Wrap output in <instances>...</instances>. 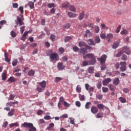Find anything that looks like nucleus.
I'll use <instances>...</instances> for the list:
<instances>
[{
	"instance_id": "nucleus-20",
	"label": "nucleus",
	"mask_w": 131,
	"mask_h": 131,
	"mask_svg": "<svg viewBox=\"0 0 131 131\" xmlns=\"http://www.w3.org/2000/svg\"><path fill=\"white\" fill-rule=\"evenodd\" d=\"M28 6H29L30 8L32 10V9H34V3L32 2H29L28 3Z\"/></svg>"
},
{
	"instance_id": "nucleus-55",
	"label": "nucleus",
	"mask_w": 131,
	"mask_h": 131,
	"mask_svg": "<svg viewBox=\"0 0 131 131\" xmlns=\"http://www.w3.org/2000/svg\"><path fill=\"white\" fill-rule=\"evenodd\" d=\"M101 27H102V28L103 29H105L106 30H107V29H108V27H107L106 26H105V24H101Z\"/></svg>"
},
{
	"instance_id": "nucleus-9",
	"label": "nucleus",
	"mask_w": 131,
	"mask_h": 131,
	"mask_svg": "<svg viewBox=\"0 0 131 131\" xmlns=\"http://www.w3.org/2000/svg\"><path fill=\"white\" fill-rule=\"evenodd\" d=\"M66 67L64 65H63V62H58L57 64V68L58 70H63V69H65V68Z\"/></svg>"
},
{
	"instance_id": "nucleus-63",
	"label": "nucleus",
	"mask_w": 131,
	"mask_h": 131,
	"mask_svg": "<svg viewBox=\"0 0 131 131\" xmlns=\"http://www.w3.org/2000/svg\"><path fill=\"white\" fill-rule=\"evenodd\" d=\"M73 50L74 52H78V47L77 46H75L73 48Z\"/></svg>"
},
{
	"instance_id": "nucleus-34",
	"label": "nucleus",
	"mask_w": 131,
	"mask_h": 131,
	"mask_svg": "<svg viewBox=\"0 0 131 131\" xmlns=\"http://www.w3.org/2000/svg\"><path fill=\"white\" fill-rule=\"evenodd\" d=\"M127 33H128V31L126 29H124L122 31H121V34H122V35L124 34H127Z\"/></svg>"
},
{
	"instance_id": "nucleus-12",
	"label": "nucleus",
	"mask_w": 131,
	"mask_h": 131,
	"mask_svg": "<svg viewBox=\"0 0 131 131\" xmlns=\"http://www.w3.org/2000/svg\"><path fill=\"white\" fill-rule=\"evenodd\" d=\"M97 107L98 109H99V110H104V109L107 108V107H106L104 104H98L97 105Z\"/></svg>"
},
{
	"instance_id": "nucleus-50",
	"label": "nucleus",
	"mask_w": 131,
	"mask_h": 131,
	"mask_svg": "<svg viewBox=\"0 0 131 131\" xmlns=\"http://www.w3.org/2000/svg\"><path fill=\"white\" fill-rule=\"evenodd\" d=\"M102 90L103 93H107V92H108V88H105V87H102Z\"/></svg>"
},
{
	"instance_id": "nucleus-52",
	"label": "nucleus",
	"mask_w": 131,
	"mask_h": 131,
	"mask_svg": "<svg viewBox=\"0 0 131 131\" xmlns=\"http://www.w3.org/2000/svg\"><path fill=\"white\" fill-rule=\"evenodd\" d=\"M75 105H76V106H77V107H80V106H81V103L79 101H77L75 102Z\"/></svg>"
},
{
	"instance_id": "nucleus-2",
	"label": "nucleus",
	"mask_w": 131,
	"mask_h": 131,
	"mask_svg": "<svg viewBox=\"0 0 131 131\" xmlns=\"http://www.w3.org/2000/svg\"><path fill=\"white\" fill-rule=\"evenodd\" d=\"M24 127L26 128H29V131H36V127H34L32 123L24 122L22 124Z\"/></svg>"
},
{
	"instance_id": "nucleus-5",
	"label": "nucleus",
	"mask_w": 131,
	"mask_h": 131,
	"mask_svg": "<svg viewBox=\"0 0 131 131\" xmlns=\"http://www.w3.org/2000/svg\"><path fill=\"white\" fill-rule=\"evenodd\" d=\"M107 59V55L103 54L102 55L100 58H98V61H100L101 65H103V64H105L106 63V60Z\"/></svg>"
},
{
	"instance_id": "nucleus-24",
	"label": "nucleus",
	"mask_w": 131,
	"mask_h": 131,
	"mask_svg": "<svg viewBox=\"0 0 131 131\" xmlns=\"http://www.w3.org/2000/svg\"><path fill=\"white\" fill-rule=\"evenodd\" d=\"M64 52H65V49H64V48L60 47L58 49V53L60 55H62V54H63Z\"/></svg>"
},
{
	"instance_id": "nucleus-13",
	"label": "nucleus",
	"mask_w": 131,
	"mask_h": 131,
	"mask_svg": "<svg viewBox=\"0 0 131 131\" xmlns=\"http://www.w3.org/2000/svg\"><path fill=\"white\" fill-rule=\"evenodd\" d=\"M87 43L89 45V46H96V42L94 40L92 39H89L86 40Z\"/></svg>"
},
{
	"instance_id": "nucleus-22",
	"label": "nucleus",
	"mask_w": 131,
	"mask_h": 131,
	"mask_svg": "<svg viewBox=\"0 0 131 131\" xmlns=\"http://www.w3.org/2000/svg\"><path fill=\"white\" fill-rule=\"evenodd\" d=\"M87 57L88 59H94L95 58V54L93 53L87 54Z\"/></svg>"
},
{
	"instance_id": "nucleus-3",
	"label": "nucleus",
	"mask_w": 131,
	"mask_h": 131,
	"mask_svg": "<svg viewBox=\"0 0 131 131\" xmlns=\"http://www.w3.org/2000/svg\"><path fill=\"white\" fill-rule=\"evenodd\" d=\"M122 53H125V54L127 55H130V50H129V48L127 47V46H124L123 48V50L121 51L120 52L116 54V56L117 58L120 57Z\"/></svg>"
},
{
	"instance_id": "nucleus-45",
	"label": "nucleus",
	"mask_w": 131,
	"mask_h": 131,
	"mask_svg": "<svg viewBox=\"0 0 131 131\" xmlns=\"http://www.w3.org/2000/svg\"><path fill=\"white\" fill-rule=\"evenodd\" d=\"M50 38L52 41H55V39H56V36L52 34L50 36Z\"/></svg>"
},
{
	"instance_id": "nucleus-40",
	"label": "nucleus",
	"mask_w": 131,
	"mask_h": 131,
	"mask_svg": "<svg viewBox=\"0 0 131 131\" xmlns=\"http://www.w3.org/2000/svg\"><path fill=\"white\" fill-rule=\"evenodd\" d=\"M10 34L12 37H16L17 36V34H16V32H14V31H12L10 33Z\"/></svg>"
},
{
	"instance_id": "nucleus-64",
	"label": "nucleus",
	"mask_w": 131,
	"mask_h": 131,
	"mask_svg": "<svg viewBox=\"0 0 131 131\" xmlns=\"http://www.w3.org/2000/svg\"><path fill=\"white\" fill-rule=\"evenodd\" d=\"M12 6L14 9H17V8H18V4L17 3H13Z\"/></svg>"
},
{
	"instance_id": "nucleus-38",
	"label": "nucleus",
	"mask_w": 131,
	"mask_h": 131,
	"mask_svg": "<svg viewBox=\"0 0 131 131\" xmlns=\"http://www.w3.org/2000/svg\"><path fill=\"white\" fill-rule=\"evenodd\" d=\"M94 68L93 67H90L89 68L88 72L89 73H94Z\"/></svg>"
},
{
	"instance_id": "nucleus-28",
	"label": "nucleus",
	"mask_w": 131,
	"mask_h": 131,
	"mask_svg": "<svg viewBox=\"0 0 131 131\" xmlns=\"http://www.w3.org/2000/svg\"><path fill=\"white\" fill-rule=\"evenodd\" d=\"M8 81H10V82H15L16 81V79L14 78V77H10V78H8Z\"/></svg>"
},
{
	"instance_id": "nucleus-60",
	"label": "nucleus",
	"mask_w": 131,
	"mask_h": 131,
	"mask_svg": "<svg viewBox=\"0 0 131 131\" xmlns=\"http://www.w3.org/2000/svg\"><path fill=\"white\" fill-rule=\"evenodd\" d=\"M64 106L65 107H70V104L68 103L67 101H64L63 102Z\"/></svg>"
},
{
	"instance_id": "nucleus-8",
	"label": "nucleus",
	"mask_w": 131,
	"mask_h": 131,
	"mask_svg": "<svg viewBox=\"0 0 131 131\" xmlns=\"http://www.w3.org/2000/svg\"><path fill=\"white\" fill-rule=\"evenodd\" d=\"M110 82H111V78H107L102 80L103 85H107V84H108Z\"/></svg>"
},
{
	"instance_id": "nucleus-25",
	"label": "nucleus",
	"mask_w": 131,
	"mask_h": 131,
	"mask_svg": "<svg viewBox=\"0 0 131 131\" xmlns=\"http://www.w3.org/2000/svg\"><path fill=\"white\" fill-rule=\"evenodd\" d=\"M36 91L38 92V93H42L43 91H45V89L42 88H40L39 86H37L36 89Z\"/></svg>"
},
{
	"instance_id": "nucleus-39",
	"label": "nucleus",
	"mask_w": 131,
	"mask_h": 131,
	"mask_svg": "<svg viewBox=\"0 0 131 131\" xmlns=\"http://www.w3.org/2000/svg\"><path fill=\"white\" fill-rule=\"evenodd\" d=\"M92 103L91 102H86L85 105V109H90V105H91Z\"/></svg>"
},
{
	"instance_id": "nucleus-17",
	"label": "nucleus",
	"mask_w": 131,
	"mask_h": 131,
	"mask_svg": "<svg viewBox=\"0 0 131 131\" xmlns=\"http://www.w3.org/2000/svg\"><path fill=\"white\" fill-rule=\"evenodd\" d=\"M120 82V80H119V78H116L114 80L113 83V84H115V85H118Z\"/></svg>"
},
{
	"instance_id": "nucleus-30",
	"label": "nucleus",
	"mask_w": 131,
	"mask_h": 131,
	"mask_svg": "<svg viewBox=\"0 0 131 131\" xmlns=\"http://www.w3.org/2000/svg\"><path fill=\"white\" fill-rule=\"evenodd\" d=\"M78 46L80 48H82V47H85V42L81 41L79 42Z\"/></svg>"
},
{
	"instance_id": "nucleus-56",
	"label": "nucleus",
	"mask_w": 131,
	"mask_h": 131,
	"mask_svg": "<svg viewBox=\"0 0 131 131\" xmlns=\"http://www.w3.org/2000/svg\"><path fill=\"white\" fill-rule=\"evenodd\" d=\"M48 8H54V7H55V4L54 3H50V4H48Z\"/></svg>"
},
{
	"instance_id": "nucleus-32",
	"label": "nucleus",
	"mask_w": 131,
	"mask_h": 131,
	"mask_svg": "<svg viewBox=\"0 0 131 131\" xmlns=\"http://www.w3.org/2000/svg\"><path fill=\"white\" fill-rule=\"evenodd\" d=\"M76 91L77 93H81V87L80 86V85H78L76 86Z\"/></svg>"
},
{
	"instance_id": "nucleus-23",
	"label": "nucleus",
	"mask_w": 131,
	"mask_h": 131,
	"mask_svg": "<svg viewBox=\"0 0 131 131\" xmlns=\"http://www.w3.org/2000/svg\"><path fill=\"white\" fill-rule=\"evenodd\" d=\"M109 89H110V91H111V92H115V87H114V86L113 85H112V84H110L108 85Z\"/></svg>"
},
{
	"instance_id": "nucleus-35",
	"label": "nucleus",
	"mask_w": 131,
	"mask_h": 131,
	"mask_svg": "<svg viewBox=\"0 0 131 131\" xmlns=\"http://www.w3.org/2000/svg\"><path fill=\"white\" fill-rule=\"evenodd\" d=\"M14 112H15V110L12 109L11 111L9 113H8V116H13V115H14Z\"/></svg>"
},
{
	"instance_id": "nucleus-33",
	"label": "nucleus",
	"mask_w": 131,
	"mask_h": 131,
	"mask_svg": "<svg viewBox=\"0 0 131 131\" xmlns=\"http://www.w3.org/2000/svg\"><path fill=\"white\" fill-rule=\"evenodd\" d=\"M95 42L96 43H100V41H101V39H100V37L99 36H96L95 37Z\"/></svg>"
},
{
	"instance_id": "nucleus-27",
	"label": "nucleus",
	"mask_w": 131,
	"mask_h": 131,
	"mask_svg": "<svg viewBox=\"0 0 131 131\" xmlns=\"http://www.w3.org/2000/svg\"><path fill=\"white\" fill-rule=\"evenodd\" d=\"M119 100H120V101L121 102V103H126V99H125V98L122 97H120L119 98Z\"/></svg>"
},
{
	"instance_id": "nucleus-62",
	"label": "nucleus",
	"mask_w": 131,
	"mask_h": 131,
	"mask_svg": "<svg viewBox=\"0 0 131 131\" xmlns=\"http://www.w3.org/2000/svg\"><path fill=\"white\" fill-rule=\"evenodd\" d=\"M102 66L101 67V70H105L106 69V65L105 64H101Z\"/></svg>"
},
{
	"instance_id": "nucleus-51",
	"label": "nucleus",
	"mask_w": 131,
	"mask_h": 131,
	"mask_svg": "<svg viewBox=\"0 0 131 131\" xmlns=\"http://www.w3.org/2000/svg\"><path fill=\"white\" fill-rule=\"evenodd\" d=\"M71 39V37L70 36H67L64 38V41L65 42H67L68 41H69Z\"/></svg>"
},
{
	"instance_id": "nucleus-26",
	"label": "nucleus",
	"mask_w": 131,
	"mask_h": 131,
	"mask_svg": "<svg viewBox=\"0 0 131 131\" xmlns=\"http://www.w3.org/2000/svg\"><path fill=\"white\" fill-rule=\"evenodd\" d=\"M69 6V3H68V2H64L62 5V8H65L66 9H68Z\"/></svg>"
},
{
	"instance_id": "nucleus-43",
	"label": "nucleus",
	"mask_w": 131,
	"mask_h": 131,
	"mask_svg": "<svg viewBox=\"0 0 131 131\" xmlns=\"http://www.w3.org/2000/svg\"><path fill=\"white\" fill-rule=\"evenodd\" d=\"M55 126V124L54 123H51L49 125V126L48 127V129H51V128H53Z\"/></svg>"
},
{
	"instance_id": "nucleus-36",
	"label": "nucleus",
	"mask_w": 131,
	"mask_h": 131,
	"mask_svg": "<svg viewBox=\"0 0 131 131\" xmlns=\"http://www.w3.org/2000/svg\"><path fill=\"white\" fill-rule=\"evenodd\" d=\"M118 46H119V43L117 42H115L113 45V49H116L118 48Z\"/></svg>"
},
{
	"instance_id": "nucleus-10",
	"label": "nucleus",
	"mask_w": 131,
	"mask_h": 131,
	"mask_svg": "<svg viewBox=\"0 0 131 131\" xmlns=\"http://www.w3.org/2000/svg\"><path fill=\"white\" fill-rule=\"evenodd\" d=\"M91 111L93 114H96V113H98L99 110H98V108H97V107L93 106L91 108Z\"/></svg>"
},
{
	"instance_id": "nucleus-49",
	"label": "nucleus",
	"mask_w": 131,
	"mask_h": 131,
	"mask_svg": "<svg viewBox=\"0 0 131 131\" xmlns=\"http://www.w3.org/2000/svg\"><path fill=\"white\" fill-rule=\"evenodd\" d=\"M63 79L61 77H56L55 78V81L56 82H59V81H61V80H62Z\"/></svg>"
},
{
	"instance_id": "nucleus-59",
	"label": "nucleus",
	"mask_w": 131,
	"mask_h": 131,
	"mask_svg": "<svg viewBox=\"0 0 131 131\" xmlns=\"http://www.w3.org/2000/svg\"><path fill=\"white\" fill-rule=\"evenodd\" d=\"M121 28V25H119V26L118 27L116 31V33H119V31H120V29Z\"/></svg>"
},
{
	"instance_id": "nucleus-11",
	"label": "nucleus",
	"mask_w": 131,
	"mask_h": 131,
	"mask_svg": "<svg viewBox=\"0 0 131 131\" xmlns=\"http://www.w3.org/2000/svg\"><path fill=\"white\" fill-rule=\"evenodd\" d=\"M79 53L80 56H84L86 54V48H81L79 50Z\"/></svg>"
},
{
	"instance_id": "nucleus-7",
	"label": "nucleus",
	"mask_w": 131,
	"mask_h": 131,
	"mask_svg": "<svg viewBox=\"0 0 131 131\" xmlns=\"http://www.w3.org/2000/svg\"><path fill=\"white\" fill-rule=\"evenodd\" d=\"M85 90L86 91H89V94H90L91 96H92V92H94V88L92 86L90 88V84L88 83H86L85 84Z\"/></svg>"
},
{
	"instance_id": "nucleus-37",
	"label": "nucleus",
	"mask_w": 131,
	"mask_h": 131,
	"mask_svg": "<svg viewBox=\"0 0 131 131\" xmlns=\"http://www.w3.org/2000/svg\"><path fill=\"white\" fill-rule=\"evenodd\" d=\"M18 101H15V102H10L8 103V105H9V106H12V105H17V104H18Z\"/></svg>"
},
{
	"instance_id": "nucleus-14",
	"label": "nucleus",
	"mask_w": 131,
	"mask_h": 131,
	"mask_svg": "<svg viewBox=\"0 0 131 131\" xmlns=\"http://www.w3.org/2000/svg\"><path fill=\"white\" fill-rule=\"evenodd\" d=\"M68 15L69 16V18H75V17L77 16V14L69 11L68 12Z\"/></svg>"
},
{
	"instance_id": "nucleus-46",
	"label": "nucleus",
	"mask_w": 131,
	"mask_h": 131,
	"mask_svg": "<svg viewBox=\"0 0 131 131\" xmlns=\"http://www.w3.org/2000/svg\"><path fill=\"white\" fill-rule=\"evenodd\" d=\"M95 31L96 33H99V31H100V28L98 26H95Z\"/></svg>"
},
{
	"instance_id": "nucleus-41",
	"label": "nucleus",
	"mask_w": 131,
	"mask_h": 131,
	"mask_svg": "<svg viewBox=\"0 0 131 131\" xmlns=\"http://www.w3.org/2000/svg\"><path fill=\"white\" fill-rule=\"evenodd\" d=\"M121 59L123 60V61H126L127 59V56H126L125 54H123Z\"/></svg>"
},
{
	"instance_id": "nucleus-53",
	"label": "nucleus",
	"mask_w": 131,
	"mask_h": 131,
	"mask_svg": "<svg viewBox=\"0 0 131 131\" xmlns=\"http://www.w3.org/2000/svg\"><path fill=\"white\" fill-rule=\"evenodd\" d=\"M14 99H15V95L13 94L10 95L9 96V100H10L11 101H13Z\"/></svg>"
},
{
	"instance_id": "nucleus-15",
	"label": "nucleus",
	"mask_w": 131,
	"mask_h": 131,
	"mask_svg": "<svg viewBox=\"0 0 131 131\" xmlns=\"http://www.w3.org/2000/svg\"><path fill=\"white\" fill-rule=\"evenodd\" d=\"M39 85H40L41 88L42 89H45V88L47 86V82L45 80L39 82Z\"/></svg>"
},
{
	"instance_id": "nucleus-48",
	"label": "nucleus",
	"mask_w": 131,
	"mask_h": 131,
	"mask_svg": "<svg viewBox=\"0 0 131 131\" xmlns=\"http://www.w3.org/2000/svg\"><path fill=\"white\" fill-rule=\"evenodd\" d=\"M106 38H108V39H111V38H113V35L111 33L107 34Z\"/></svg>"
},
{
	"instance_id": "nucleus-42",
	"label": "nucleus",
	"mask_w": 131,
	"mask_h": 131,
	"mask_svg": "<svg viewBox=\"0 0 131 131\" xmlns=\"http://www.w3.org/2000/svg\"><path fill=\"white\" fill-rule=\"evenodd\" d=\"M18 64V60L17 59H15L12 62V66L15 67Z\"/></svg>"
},
{
	"instance_id": "nucleus-61",
	"label": "nucleus",
	"mask_w": 131,
	"mask_h": 131,
	"mask_svg": "<svg viewBox=\"0 0 131 131\" xmlns=\"http://www.w3.org/2000/svg\"><path fill=\"white\" fill-rule=\"evenodd\" d=\"M8 122L7 121H5L3 123V127H4V128H6V127H7V126H8Z\"/></svg>"
},
{
	"instance_id": "nucleus-1",
	"label": "nucleus",
	"mask_w": 131,
	"mask_h": 131,
	"mask_svg": "<svg viewBox=\"0 0 131 131\" xmlns=\"http://www.w3.org/2000/svg\"><path fill=\"white\" fill-rule=\"evenodd\" d=\"M47 56H50V58L52 61H59V54L57 53H52V51L46 52Z\"/></svg>"
},
{
	"instance_id": "nucleus-31",
	"label": "nucleus",
	"mask_w": 131,
	"mask_h": 131,
	"mask_svg": "<svg viewBox=\"0 0 131 131\" xmlns=\"http://www.w3.org/2000/svg\"><path fill=\"white\" fill-rule=\"evenodd\" d=\"M90 62L91 65H94V64H96V62H97V60H96V58L94 57V58H92L91 60H89Z\"/></svg>"
},
{
	"instance_id": "nucleus-57",
	"label": "nucleus",
	"mask_w": 131,
	"mask_h": 131,
	"mask_svg": "<svg viewBox=\"0 0 131 131\" xmlns=\"http://www.w3.org/2000/svg\"><path fill=\"white\" fill-rule=\"evenodd\" d=\"M79 100H80V101H84V100H85V98L84 97V95H81L79 97Z\"/></svg>"
},
{
	"instance_id": "nucleus-21",
	"label": "nucleus",
	"mask_w": 131,
	"mask_h": 131,
	"mask_svg": "<svg viewBox=\"0 0 131 131\" xmlns=\"http://www.w3.org/2000/svg\"><path fill=\"white\" fill-rule=\"evenodd\" d=\"M69 9L70 11H71V12H76V8L73 5H70Z\"/></svg>"
},
{
	"instance_id": "nucleus-19",
	"label": "nucleus",
	"mask_w": 131,
	"mask_h": 131,
	"mask_svg": "<svg viewBox=\"0 0 131 131\" xmlns=\"http://www.w3.org/2000/svg\"><path fill=\"white\" fill-rule=\"evenodd\" d=\"M83 18H84V11H82L81 13L80 14V15L78 16V19L79 20H82V19H83Z\"/></svg>"
},
{
	"instance_id": "nucleus-16",
	"label": "nucleus",
	"mask_w": 131,
	"mask_h": 131,
	"mask_svg": "<svg viewBox=\"0 0 131 131\" xmlns=\"http://www.w3.org/2000/svg\"><path fill=\"white\" fill-rule=\"evenodd\" d=\"M83 67H85V66H89L91 65V61H89V60H84L82 63Z\"/></svg>"
},
{
	"instance_id": "nucleus-29",
	"label": "nucleus",
	"mask_w": 131,
	"mask_h": 131,
	"mask_svg": "<svg viewBox=\"0 0 131 131\" xmlns=\"http://www.w3.org/2000/svg\"><path fill=\"white\" fill-rule=\"evenodd\" d=\"M9 126L10 128L14 127V126H19V124H18V122L11 123L9 124Z\"/></svg>"
},
{
	"instance_id": "nucleus-47",
	"label": "nucleus",
	"mask_w": 131,
	"mask_h": 131,
	"mask_svg": "<svg viewBox=\"0 0 131 131\" xmlns=\"http://www.w3.org/2000/svg\"><path fill=\"white\" fill-rule=\"evenodd\" d=\"M100 37L101 38H102V39H104L105 38H106V34H105L104 33H101L100 34Z\"/></svg>"
},
{
	"instance_id": "nucleus-54",
	"label": "nucleus",
	"mask_w": 131,
	"mask_h": 131,
	"mask_svg": "<svg viewBox=\"0 0 131 131\" xmlns=\"http://www.w3.org/2000/svg\"><path fill=\"white\" fill-rule=\"evenodd\" d=\"M3 80H6V78H7V76L6 75V73H3L2 75Z\"/></svg>"
},
{
	"instance_id": "nucleus-58",
	"label": "nucleus",
	"mask_w": 131,
	"mask_h": 131,
	"mask_svg": "<svg viewBox=\"0 0 131 131\" xmlns=\"http://www.w3.org/2000/svg\"><path fill=\"white\" fill-rule=\"evenodd\" d=\"M96 117L97 118H101V117H103V114L99 113L97 114Z\"/></svg>"
},
{
	"instance_id": "nucleus-18",
	"label": "nucleus",
	"mask_w": 131,
	"mask_h": 131,
	"mask_svg": "<svg viewBox=\"0 0 131 131\" xmlns=\"http://www.w3.org/2000/svg\"><path fill=\"white\" fill-rule=\"evenodd\" d=\"M35 74V72L33 70H31L28 72V75L29 76H33Z\"/></svg>"
},
{
	"instance_id": "nucleus-6",
	"label": "nucleus",
	"mask_w": 131,
	"mask_h": 131,
	"mask_svg": "<svg viewBox=\"0 0 131 131\" xmlns=\"http://www.w3.org/2000/svg\"><path fill=\"white\" fill-rule=\"evenodd\" d=\"M120 65L121 66V67L120 68V71H122V72L126 71V62L121 61L120 63Z\"/></svg>"
},
{
	"instance_id": "nucleus-44",
	"label": "nucleus",
	"mask_w": 131,
	"mask_h": 131,
	"mask_svg": "<svg viewBox=\"0 0 131 131\" xmlns=\"http://www.w3.org/2000/svg\"><path fill=\"white\" fill-rule=\"evenodd\" d=\"M20 33L23 34V32H24V31L25 30V26H23L20 27Z\"/></svg>"
},
{
	"instance_id": "nucleus-4",
	"label": "nucleus",
	"mask_w": 131,
	"mask_h": 131,
	"mask_svg": "<svg viewBox=\"0 0 131 131\" xmlns=\"http://www.w3.org/2000/svg\"><path fill=\"white\" fill-rule=\"evenodd\" d=\"M21 17V18L18 16L16 17L17 20H15L16 25H18V24H19V26L24 25V22H23V21L24 20V18H23V15H22Z\"/></svg>"
}]
</instances>
